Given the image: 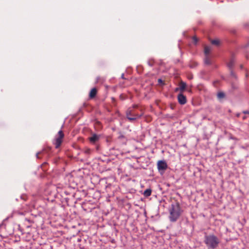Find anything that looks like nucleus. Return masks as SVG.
Instances as JSON below:
<instances>
[{"mask_svg":"<svg viewBox=\"0 0 249 249\" xmlns=\"http://www.w3.org/2000/svg\"><path fill=\"white\" fill-rule=\"evenodd\" d=\"M46 164H47V162H43V163H42V164L41 165V167H42V168H43V167H44L45 165H46Z\"/></svg>","mask_w":249,"mask_h":249,"instance_id":"nucleus-25","label":"nucleus"},{"mask_svg":"<svg viewBox=\"0 0 249 249\" xmlns=\"http://www.w3.org/2000/svg\"><path fill=\"white\" fill-rule=\"evenodd\" d=\"M135 114H134V115H135ZM133 115H134V114H132V113H131V111H130V114H129V116H130V117H133Z\"/></svg>","mask_w":249,"mask_h":249,"instance_id":"nucleus-27","label":"nucleus"},{"mask_svg":"<svg viewBox=\"0 0 249 249\" xmlns=\"http://www.w3.org/2000/svg\"><path fill=\"white\" fill-rule=\"evenodd\" d=\"M211 48L209 46H205L204 48V53L206 56H208L210 53Z\"/></svg>","mask_w":249,"mask_h":249,"instance_id":"nucleus-12","label":"nucleus"},{"mask_svg":"<svg viewBox=\"0 0 249 249\" xmlns=\"http://www.w3.org/2000/svg\"><path fill=\"white\" fill-rule=\"evenodd\" d=\"M58 136L55 139V147L58 148L62 142V139L64 137V134L62 130H60L58 133Z\"/></svg>","mask_w":249,"mask_h":249,"instance_id":"nucleus-5","label":"nucleus"},{"mask_svg":"<svg viewBox=\"0 0 249 249\" xmlns=\"http://www.w3.org/2000/svg\"><path fill=\"white\" fill-rule=\"evenodd\" d=\"M158 82L159 84H164L163 82L161 79H159Z\"/></svg>","mask_w":249,"mask_h":249,"instance_id":"nucleus-19","label":"nucleus"},{"mask_svg":"<svg viewBox=\"0 0 249 249\" xmlns=\"http://www.w3.org/2000/svg\"><path fill=\"white\" fill-rule=\"evenodd\" d=\"M152 190L151 189H147L143 192V195L145 197H148L151 195Z\"/></svg>","mask_w":249,"mask_h":249,"instance_id":"nucleus-11","label":"nucleus"},{"mask_svg":"<svg viewBox=\"0 0 249 249\" xmlns=\"http://www.w3.org/2000/svg\"><path fill=\"white\" fill-rule=\"evenodd\" d=\"M124 136L123 135H121L120 137H119V138H124Z\"/></svg>","mask_w":249,"mask_h":249,"instance_id":"nucleus-28","label":"nucleus"},{"mask_svg":"<svg viewBox=\"0 0 249 249\" xmlns=\"http://www.w3.org/2000/svg\"><path fill=\"white\" fill-rule=\"evenodd\" d=\"M86 153H89V150L86 151Z\"/></svg>","mask_w":249,"mask_h":249,"instance_id":"nucleus-30","label":"nucleus"},{"mask_svg":"<svg viewBox=\"0 0 249 249\" xmlns=\"http://www.w3.org/2000/svg\"><path fill=\"white\" fill-rule=\"evenodd\" d=\"M245 28L246 29H249V23H246L244 25Z\"/></svg>","mask_w":249,"mask_h":249,"instance_id":"nucleus-21","label":"nucleus"},{"mask_svg":"<svg viewBox=\"0 0 249 249\" xmlns=\"http://www.w3.org/2000/svg\"><path fill=\"white\" fill-rule=\"evenodd\" d=\"M148 65L150 66H152L153 65V63L149 61L148 62Z\"/></svg>","mask_w":249,"mask_h":249,"instance_id":"nucleus-23","label":"nucleus"},{"mask_svg":"<svg viewBox=\"0 0 249 249\" xmlns=\"http://www.w3.org/2000/svg\"><path fill=\"white\" fill-rule=\"evenodd\" d=\"M231 70V71H230V74L231 76L232 77H235V74L233 72V71L231 70Z\"/></svg>","mask_w":249,"mask_h":249,"instance_id":"nucleus-18","label":"nucleus"},{"mask_svg":"<svg viewBox=\"0 0 249 249\" xmlns=\"http://www.w3.org/2000/svg\"><path fill=\"white\" fill-rule=\"evenodd\" d=\"M204 62L207 65L211 64V60L208 56H206V57L204 59Z\"/></svg>","mask_w":249,"mask_h":249,"instance_id":"nucleus-16","label":"nucleus"},{"mask_svg":"<svg viewBox=\"0 0 249 249\" xmlns=\"http://www.w3.org/2000/svg\"><path fill=\"white\" fill-rule=\"evenodd\" d=\"M197 66V63L196 62H191L189 64V67L191 68H195Z\"/></svg>","mask_w":249,"mask_h":249,"instance_id":"nucleus-15","label":"nucleus"},{"mask_svg":"<svg viewBox=\"0 0 249 249\" xmlns=\"http://www.w3.org/2000/svg\"><path fill=\"white\" fill-rule=\"evenodd\" d=\"M158 169L160 172H164L168 166L165 160H159L157 163Z\"/></svg>","mask_w":249,"mask_h":249,"instance_id":"nucleus-4","label":"nucleus"},{"mask_svg":"<svg viewBox=\"0 0 249 249\" xmlns=\"http://www.w3.org/2000/svg\"><path fill=\"white\" fill-rule=\"evenodd\" d=\"M193 40L196 43L198 41L197 38L196 36L193 37Z\"/></svg>","mask_w":249,"mask_h":249,"instance_id":"nucleus-22","label":"nucleus"},{"mask_svg":"<svg viewBox=\"0 0 249 249\" xmlns=\"http://www.w3.org/2000/svg\"><path fill=\"white\" fill-rule=\"evenodd\" d=\"M169 211L170 213L169 219L171 222H176L182 212L178 202L172 203Z\"/></svg>","mask_w":249,"mask_h":249,"instance_id":"nucleus-1","label":"nucleus"},{"mask_svg":"<svg viewBox=\"0 0 249 249\" xmlns=\"http://www.w3.org/2000/svg\"><path fill=\"white\" fill-rule=\"evenodd\" d=\"M249 46V42H248V43L247 44V45H246V47H248Z\"/></svg>","mask_w":249,"mask_h":249,"instance_id":"nucleus-29","label":"nucleus"},{"mask_svg":"<svg viewBox=\"0 0 249 249\" xmlns=\"http://www.w3.org/2000/svg\"><path fill=\"white\" fill-rule=\"evenodd\" d=\"M129 114H130V110H127L126 112V117L128 120L131 122L136 120L137 118H140L141 115H139L138 114H135L133 117L129 116Z\"/></svg>","mask_w":249,"mask_h":249,"instance_id":"nucleus-7","label":"nucleus"},{"mask_svg":"<svg viewBox=\"0 0 249 249\" xmlns=\"http://www.w3.org/2000/svg\"><path fill=\"white\" fill-rule=\"evenodd\" d=\"M243 113L245 114H249V111L245 110L243 112Z\"/></svg>","mask_w":249,"mask_h":249,"instance_id":"nucleus-24","label":"nucleus"},{"mask_svg":"<svg viewBox=\"0 0 249 249\" xmlns=\"http://www.w3.org/2000/svg\"><path fill=\"white\" fill-rule=\"evenodd\" d=\"M178 103L181 105H184L186 103V98L182 93L178 94Z\"/></svg>","mask_w":249,"mask_h":249,"instance_id":"nucleus-6","label":"nucleus"},{"mask_svg":"<svg viewBox=\"0 0 249 249\" xmlns=\"http://www.w3.org/2000/svg\"><path fill=\"white\" fill-rule=\"evenodd\" d=\"M186 87V84L184 82H181L180 83L179 89L181 91H183Z\"/></svg>","mask_w":249,"mask_h":249,"instance_id":"nucleus-14","label":"nucleus"},{"mask_svg":"<svg viewBox=\"0 0 249 249\" xmlns=\"http://www.w3.org/2000/svg\"><path fill=\"white\" fill-rule=\"evenodd\" d=\"M89 139L90 142L94 143L99 140V136L96 134H94L89 138Z\"/></svg>","mask_w":249,"mask_h":249,"instance_id":"nucleus-8","label":"nucleus"},{"mask_svg":"<svg viewBox=\"0 0 249 249\" xmlns=\"http://www.w3.org/2000/svg\"><path fill=\"white\" fill-rule=\"evenodd\" d=\"M121 78L122 79H125L124 78V73H122V75H121Z\"/></svg>","mask_w":249,"mask_h":249,"instance_id":"nucleus-26","label":"nucleus"},{"mask_svg":"<svg viewBox=\"0 0 249 249\" xmlns=\"http://www.w3.org/2000/svg\"><path fill=\"white\" fill-rule=\"evenodd\" d=\"M96 93H97V90H96V88H93L90 91L89 97L91 98H94L96 96Z\"/></svg>","mask_w":249,"mask_h":249,"instance_id":"nucleus-10","label":"nucleus"},{"mask_svg":"<svg viewBox=\"0 0 249 249\" xmlns=\"http://www.w3.org/2000/svg\"><path fill=\"white\" fill-rule=\"evenodd\" d=\"M204 243L208 249H215L218 247L220 241L214 235L210 234L205 236Z\"/></svg>","mask_w":249,"mask_h":249,"instance_id":"nucleus-2","label":"nucleus"},{"mask_svg":"<svg viewBox=\"0 0 249 249\" xmlns=\"http://www.w3.org/2000/svg\"><path fill=\"white\" fill-rule=\"evenodd\" d=\"M217 97L219 100H221L225 97V94L223 92H219L217 94Z\"/></svg>","mask_w":249,"mask_h":249,"instance_id":"nucleus-13","label":"nucleus"},{"mask_svg":"<svg viewBox=\"0 0 249 249\" xmlns=\"http://www.w3.org/2000/svg\"><path fill=\"white\" fill-rule=\"evenodd\" d=\"M235 63V59L233 57H232L230 60L229 62L227 64V66L229 68L230 70H231L234 66Z\"/></svg>","mask_w":249,"mask_h":249,"instance_id":"nucleus-9","label":"nucleus"},{"mask_svg":"<svg viewBox=\"0 0 249 249\" xmlns=\"http://www.w3.org/2000/svg\"><path fill=\"white\" fill-rule=\"evenodd\" d=\"M212 43L213 45H218L219 44L218 40L214 39L212 41Z\"/></svg>","mask_w":249,"mask_h":249,"instance_id":"nucleus-17","label":"nucleus"},{"mask_svg":"<svg viewBox=\"0 0 249 249\" xmlns=\"http://www.w3.org/2000/svg\"><path fill=\"white\" fill-rule=\"evenodd\" d=\"M20 198L25 200H26V196H24V195H22L20 196Z\"/></svg>","mask_w":249,"mask_h":249,"instance_id":"nucleus-20","label":"nucleus"},{"mask_svg":"<svg viewBox=\"0 0 249 249\" xmlns=\"http://www.w3.org/2000/svg\"><path fill=\"white\" fill-rule=\"evenodd\" d=\"M51 148L50 147H47L43 149L41 151L38 152L36 154V157L37 159L40 158L39 157L40 155H41L43 157L45 158H48L50 156Z\"/></svg>","mask_w":249,"mask_h":249,"instance_id":"nucleus-3","label":"nucleus"}]
</instances>
